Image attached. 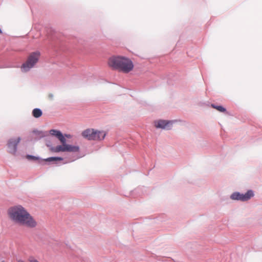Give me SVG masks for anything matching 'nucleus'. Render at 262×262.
I'll use <instances>...</instances> for the list:
<instances>
[{
  "mask_svg": "<svg viewBox=\"0 0 262 262\" xmlns=\"http://www.w3.org/2000/svg\"><path fill=\"white\" fill-rule=\"evenodd\" d=\"M10 219L15 223L28 228H33L37 222L27 210L21 205L10 207L8 210Z\"/></svg>",
  "mask_w": 262,
  "mask_h": 262,
  "instance_id": "1",
  "label": "nucleus"
},
{
  "mask_svg": "<svg viewBox=\"0 0 262 262\" xmlns=\"http://www.w3.org/2000/svg\"><path fill=\"white\" fill-rule=\"evenodd\" d=\"M51 135L56 137L61 142L60 145L51 148V150L55 152H78L79 151V147L77 145L68 144L66 143V137L70 138V135L65 134L63 135L62 133L58 130L51 129L49 131Z\"/></svg>",
  "mask_w": 262,
  "mask_h": 262,
  "instance_id": "2",
  "label": "nucleus"
},
{
  "mask_svg": "<svg viewBox=\"0 0 262 262\" xmlns=\"http://www.w3.org/2000/svg\"><path fill=\"white\" fill-rule=\"evenodd\" d=\"M108 63L113 68L125 73H129L134 68L133 63L129 59L122 56L110 58Z\"/></svg>",
  "mask_w": 262,
  "mask_h": 262,
  "instance_id": "3",
  "label": "nucleus"
},
{
  "mask_svg": "<svg viewBox=\"0 0 262 262\" xmlns=\"http://www.w3.org/2000/svg\"><path fill=\"white\" fill-rule=\"evenodd\" d=\"M106 133L103 130H98L93 128H89L84 130L82 136L90 140L101 141L104 139Z\"/></svg>",
  "mask_w": 262,
  "mask_h": 262,
  "instance_id": "4",
  "label": "nucleus"
},
{
  "mask_svg": "<svg viewBox=\"0 0 262 262\" xmlns=\"http://www.w3.org/2000/svg\"><path fill=\"white\" fill-rule=\"evenodd\" d=\"M40 53L38 51L31 53L28 56L27 61L22 65L21 68L24 72H27L32 68L38 62Z\"/></svg>",
  "mask_w": 262,
  "mask_h": 262,
  "instance_id": "5",
  "label": "nucleus"
},
{
  "mask_svg": "<svg viewBox=\"0 0 262 262\" xmlns=\"http://www.w3.org/2000/svg\"><path fill=\"white\" fill-rule=\"evenodd\" d=\"M21 140L20 137H13L9 138L6 144L7 151L13 156H16L17 146Z\"/></svg>",
  "mask_w": 262,
  "mask_h": 262,
  "instance_id": "6",
  "label": "nucleus"
},
{
  "mask_svg": "<svg viewBox=\"0 0 262 262\" xmlns=\"http://www.w3.org/2000/svg\"><path fill=\"white\" fill-rule=\"evenodd\" d=\"M254 196V192L252 190H248L245 193H240L239 192H234L232 193L230 199L233 201L246 202L250 200Z\"/></svg>",
  "mask_w": 262,
  "mask_h": 262,
  "instance_id": "7",
  "label": "nucleus"
},
{
  "mask_svg": "<svg viewBox=\"0 0 262 262\" xmlns=\"http://www.w3.org/2000/svg\"><path fill=\"white\" fill-rule=\"evenodd\" d=\"M177 120H155L154 122L155 126L157 128H160L165 130L170 129L173 123H174Z\"/></svg>",
  "mask_w": 262,
  "mask_h": 262,
  "instance_id": "8",
  "label": "nucleus"
},
{
  "mask_svg": "<svg viewBox=\"0 0 262 262\" xmlns=\"http://www.w3.org/2000/svg\"><path fill=\"white\" fill-rule=\"evenodd\" d=\"M33 134L36 136V138H40L43 137H45L48 135L47 132H42L38 130H34L33 131Z\"/></svg>",
  "mask_w": 262,
  "mask_h": 262,
  "instance_id": "9",
  "label": "nucleus"
},
{
  "mask_svg": "<svg viewBox=\"0 0 262 262\" xmlns=\"http://www.w3.org/2000/svg\"><path fill=\"white\" fill-rule=\"evenodd\" d=\"M63 159L61 157H50L44 160V161L57 163L58 161H62Z\"/></svg>",
  "mask_w": 262,
  "mask_h": 262,
  "instance_id": "10",
  "label": "nucleus"
},
{
  "mask_svg": "<svg viewBox=\"0 0 262 262\" xmlns=\"http://www.w3.org/2000/svg\"><path fill=\"white\" fill-rule=\"evenodd\" d=\"M211 106L220 112L226 113V109L222 106H215L214 104H211Z\"/></svg>",
  "mask_w": 262,
  "mask_h": 262,
  "instance_id": "11",
  "label": "nucleus"
},
{
  "mask_svg": "<svg viewBox=\"0 0 262 262\" xmlns=\"http://www.w3.org/2000/svg\"><path fill=\"white\" fill-rule=\"evenodd\" d=\"M26 158L28 160H32V161L38 160L40 159V158L39 157H36V156H32V155H27L26 156Z\"/></svg>",
  "mask_w": 262,
  "mask_h": 262,
  "instance_id": "12",
  "label": "nucleus"
},
{
  "mask_svg": "<svg viewBox=\"0 0 262 262\" xmlns=\"http://www.w3.org/2000/svg\"><path fill=\"white\" fill-rule=\"evenodd\" d=\"M42 112L39 108H35L33 110L32 115H41Z\"/></svg>",
  "mask_w": 262,
  "mask_h": 262,
  "instance_id": "13",
  "label": "nucleus"
},
{
  "mask_svg": "<svg viewBox=\"0 0 262 262\" xmlns=\"http://www.w3.org/2000/svg\"><path fill=\"white\" fill-rule=\"evenodd\" d=\"M28 261L29 262H39L37 259H36L33 256H30L28 258Z\"/></svg>",
  "mask_w": 262,
  "mask_h": 262,
  "instance_id": "14",
  "label": "nucleus"
},
{
  "mask_svg": "<svg viewBox=\"0 0 262 262\" xmlns=\"http://www.w3.org/2000/svg\"><path fill=\"white\" fill-rule=\"evenodd\" d=\"M48 97L49 98L52 99L53 98V94H50L48 95Z\"/></svg>",
  "mask_w": 262,
  "mask_h": 262,
  "instance_id": "15",
  "label": "nucleus"
},
{
  "mask_svg": "<svg viewBox=\"0 0 262 262\" xmlns=\"http://www.w3.org/2000/svg\"><path fill=\"white\" fill-rule=\"evenodd\" d=\"M17 262H25V261H24L23 260L21 259H17Z\"/></svg>",
  "mask_w": 262,
  "mask_h": 262,
  "instance_id": "16",
  "label": "nucleus"
},
{
  "mask_svg": "<svg viewBox=\"0 0 262 262\" xmlns=\"http://www.w3.org/2000/svg\"><path fill=\"white\" fill-rule=\"evenodd\" d=\"M34 117H35L36 118H38L40 116H38V115H36V116H34Z\"/></svg>",
  "mask_w": 262,
  "mask_h": 262,
  "instance_id": "17",
  "label": "nucleus"
},
{
  "mask_svg": "<svg viewBox=\"0 0 262 262\" xmlns=\"http://www.w3.org/2000/svg\"><path fill=\"white\" fill-rule=\"evenodd\" d=\"M75 160V159H73L72 160H71L70 161H74Z\"/></svg>",
  "mask_w": 262,
  "mask_h": 262,
  "instance_id": "18",
  "label": "nucleus"
},
{
  "mask_svg": "<svg viewBox=\"0 0 262 262\" xmlns=\"http://www.w3.org/2000/svg\"><path fill=\"white\" fill-rule=\"evenodd\" d=\"M2 262H4V261H2Z\"/></svg>",
  "mask_w": 262,
  "mask_h": 262,
  "instance_id": "19",
  "label": "nucleus"
}]
</instances>
